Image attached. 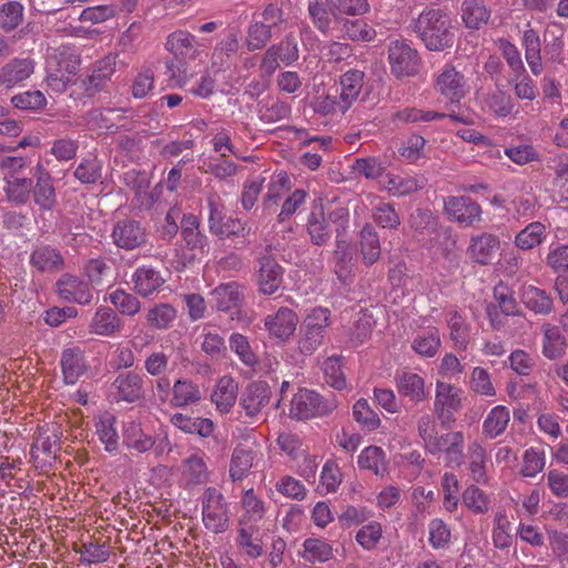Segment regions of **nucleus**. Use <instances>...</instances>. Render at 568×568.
Segmentation results:
<instances>
[{"instance_id": "obj_1", "label": "nucleus", "mask_w": 568, "mask_h": 568, "mask_svg": "<svg viewBox=\"0 0 568 568\" xmlns=\"http://www.w3.org/2000/svg\"><path fill=\"white\" fill-rule=\"evenodd\" d=\"M413 31L429 51H444L453 47V20L440 9H426L413 21Z\"/></svg>"}, {"instance_id": "obj_2", "label": "nucleus", "mask_w": 568, "mask_h": 568, "mask_svg": "<svg viewBox=\"0 0 568 568\" xmlns=\"http://www.w3.org/2000/svg\"><path fill=\"white\" fill-rule=\"evenodd\" d=\"M332 324L328 308L316 306L303 320L297 335V349L304 356L314 354L321 347Z\"/></svg>"}, {"instance_id": "obj_3", "label": "nucleus", "mask_w": 568, "mask_h": 568, "mask_svg": "<svg viewBox=\"0 0 568 568\" xmlns=\"http://www.w3.org/2000/svg\"><path fill=\"white\" fill-rule=\"evenodd\" d=\"M337 406L334 394L323 396L315 390L301 388L292 398L290 417L296 420L323 417L332 414Z\"/></svg>"}, {"instance_id": "obj_4", "label": "nucleus", "mask_w": 568, "mask_h": 568, "mask_svg": "<svg viewBox=\"0 0 568 568\" xmlns=\"http://www.w3.org/2000/svg\"><path fill=\"white\" fill-rule=\"evenodd\" d=\"M202 521L213 534H222L229 529V504L223 494L215 487L205 488L201 497Z\"/></svg>"}, {"instance_id": "obj_5", "label": "nucleus", "mask_w": 568, "mask_h": 568, "mask_svg": "<svg viewBox=\"0 0 568 568\" xmlns=\"http://www.w3.org/2000/svg\"><path fill=\"white\" fill-rule=\"evenodd\" d=\"M387 59L392 74L396 79L415 77L419 72L420 58L416 49L405 40L390 41Z\"/></svg>"}, {"instance_id": "obj_6", "label": "nucleus", "mask_w": 568, "mask_h": 568, "mask_svg": "<svg viewBox=\"0 0 568 568\" xmlns=\"http://www.w3.org/2000/svg\"><path fill=\"white\" fill-rule=\"evenodd\" d=\"M462 395L463 389L453 384L436 383L434 413L443 427L449 428L455 423V414L462 408Z\"/></svg>"}, {"instance_id": "obj_7", "label": "nucleus", "mask_w": 568, "mask_h": 568, "mask_svg": "<svg viewBox=\"0 0 568 568\" xmlns=\"http://www.w3.org/2000/svg\"><path fill=\"white\" fill-rule=\"evenodd\" d=\"M300 50L296 37L288 32L281 42L272 44L264 54L261 69L267 75H272L280 67V62L292 65L298 60Z\"/></svg>"}, {"instance_id": "obj_8", "label": "nucleus", "mask_w": 568, "mask_h": 568, "mask_svg": "<svg viewBox=\"0 0 568 568\" xmlns=\"http://www.w3.org/2000/svg\"><path fill=\"white\" fill-rule=\"evenodd\" d=\"M464 442L462 432L438 433L425 445L426 453L435 456L445 454L447 466H460L464 462Z\"/></svg>"}, {"instance_id": "obj_9", "label": "nucleus", "mask_w": 568, "mask_h": 568, "mask_svg": "<svg viewBox=\"0 0 568 568\" xmlns=\"http://www.w3.org/2000/svg\"><path fill=\"white\" fill-rule=\"evenodd\" d=\"M111 240L118 248L133 251L146 244L148 233L140 221L122 219L113 224Z\"/></svg>"}, {"instance_id": "obj_10", "label": "nucleus", "mask_w": 568, "mask_h": 568, "mask_svg": "<svg viewBox=\"0 0 568 568\" xmlns=\"http://www.w3.org/2000/svg\"><path fill=\"white\" fill-rule=\"evenodd\" d=\"M434 88L452 104H458L468 92L465 75L449 63L436 75Z\"/></svg>"}, {"instance_id": "obj_11", "label": "nucleus", "mask_w": 568, "mask_h": 568, "mask_svg": "<svg viewBox=\"0 0 568 568\" xmlns=\"http://www.w3.org/2000/svg\"><path fill=\"white\" fill-rule=\"evenodd\" d=\"M116 55L108 54L94 63L92 73L85 79L74 80L73 85L83 90L84 95L93 97L106 89L111 77L115 72Z\"/></svg>"}, {"instance_id": "obj_12", "label": "nucleus", "mask_w": 568, "mask_h": 568, "mask_svg": "<svg viewBox=\"0 0 568 568\" xmlns=\"http://www.w3.org/2000/svg\"><path fill=\"white\" fill-rule=\"evenodd\" d=\"M32 176L36 180L31 190L34 204L41 211H52L57 205V193L50 172L39 162L32 169Z\"/></svg>"}, {"instance_id": "obj_13", "label": "nucleus", "mask_w": 568, "mask_h": 568, "mask_svg": "<svg viewBox=\"0 0 568 568\" xmlns=\"http://www.w3.org/2000/svg\"><path fill=\"white\" fill-rule=\"evenodd\" d=\"M446 214L463 226H470L480 221L481 209L469 196H448L444 201Z\"/></svg>"}, {"instance_id": "obj_14", "label": "nucleus", "mask_w": 568, "mask_h": 568, "mask_svg": "<svg viewBox=\"0 0 568 568\" xmlns=\"http://www.w3.org/2000/svg\"><path fill=\"white\" fill-rule=\"evenodd\" d=\"M271 397L272 390L266 382H252L243 389L240 406L244 409L246 416L254 417L268 405Z\"/></svg>"}, {"instance_id": "obj_15", "label": "nucleus", "mask_w": 568, "mask_h": 568, "mask_svg": "<svg viewBox=\"0 0 568 568\" xmlns=\"http://www.w3.org/2000/svg\"><path fill=\"white\" fill-rule=\"evenodd\" d=\"M58 295L68 302L81 305L90 304L93 294L89 284L80 277L65 273L55 283Z\"/></svg>"}, {"instance_id": "obj_16", "label": "nucleus", "mask_w": 568, "mask_h": 568, "mask_svg": "<svg viewBox=\"0 0 568 568\" xmlns=\"http://www.w3.org/2000/svg\"><path fill=\"white\" fill-rule=\"evenodd\" d=\"M283 267L274 256L268 254L258 258L257 284L260 292L265 295L275 293L283 282Z\"/></svg>"}, {"instance_id": "obj_17", "label": "nucleus", "mask_w": 568, "mask_h": 568, "mask_svg": "<svg viewBox=\"0 0 568 568\" xmlns=\"http://www.w3.org/2000/svg\"><path fill=\"white\" fill-rule=\"evenodd\" d=\"M116 399L126 403H136L144 398V377L133 371L119 374L112 383Z\"/></svg>"}, {"instance_id": "obj_18", "label": "nucleus", "mask_w": 568, "mask_h": 568, "mask_svg": "<svg viewBox=\"0 0 568 568\" xmlns=\"http://www.w3.org/2000/svg\"><path fill=\"white\" fill-rule=\"evenodd\" d=\"M33 71L32 59L13 58L0 68V88L12 89L29 79Z\"/></svg>"}, {"instance_id": "obj_19", "label": "nucleus", "mask_w": 568, "mask_h": 568, "mask_svg": "<svg viewBox=\"0 0 568 568\" xmlns=\"http://www.w3.org/2000/svg\"><path fill=\"white\" fill-rule=\"evenodd\" d=\"M500 244L499 237L490 233H481L470 237L467 247L468 257L479 265H489Z\"/></svg>"}, {"instance_id": "obj_20", "label": "nucleus", "mask_w": 568, "mask_h": 568, "mask_svg": "<svg viewBox=\"0 0 568 568\" xmlns=\"http://www.w3.org/2000/svg\"><path fill=\"white\" fill-rule=\"evenodd\" d=\"M297 323V314L288 307H280L274 315H268L264 320L267 332L283 341L295 332Z\"/></svg>"}, {"instance_id": "obj_21", "label": "nucleus", "mask_w": 568, "mask_h": 568, "mask_svg": "<svg viewBox=\"0 0 568 568\" xmlns=\"http://www.w3.org/2000/svg\"><path fill=\"white\" fill-rule=\"evenodd\" d=\"M211 297L217 311L231 312L242 306L244 291L236 282L223 283L212 291Z\"/></svg>"}, {"instance_id": "obj_22", "label": "nucleus", "mask_w": 568, "mask_h": 568, "mask_svg": "<svg viewBox=\"0 0 568 568\" xmlns=\"http://www.w3.org/2000/svg\"><path fill=\"white\" fill-rule=\"evenodd\" d=\"M30 264L41 273H55L63 270L64 258L58 248L40 245L32 251Z\"/></svg>"}, {"instance_id": "obj_23", "label": "nucleus", "mask_w": 568, "mask_h": 568, "mask_svg": "<svg viewBox=\"0 0 568 568\" xmlns=\"http://www.w3.org/2000/svg\"><path fill=\"white\" fill-rule=\"evenodd\" d=\"M134 291L142 297H149L165 283L161 272L152 266L142 265L132 274Z\"/></svg>"}, {"instance_id": "obj_24", "label": "nucleus", "mask_w": 568, "mask_h": 568, "mask_svg": "<svg viewBox=\"0 0 568 568\" xmlns=\"http://www.w3.org/2000/svg\"><path fill=\"white\" fill-rule=\"evenodd\" d=\"M202 399V393L197 384L187 378H179L172 385L170 405L182 408L196 405Z\"/></svg>"}, {"instance_id": "obj_25", "label": "nucleus", "mask_w": 568, "mask_h": 568, "mask_svg": "<svg viewBox=\"0 0 568 568\" xmlns=\"http://www.w3.org/2000/svg\"><path fill=\"white\" fill-rule=\"evenodd\" d=\"M80 65V57L75 49L61 45L47 59V70L58 69L67 77L73 78Z\"/></svg>"}, {"instance_id": "obj_26", "label": "nucleus", "mask_w": 568, "mask_h": 568, "mask_svg": "<svg viewBox=\"0 0 568 568\" xmlns=\"http://www.w3.org/2000/svg\"><path fill=\"white\" fill-rule=\"evenodd\" d=\"M123 327V321L110 307L101 306L97 310L90 323V332L101 336H112Z\"/></svg>"}, {"instance_id": "obj_27", "label": "nucleus", "mask_w": 568, "mask_h": 568, "mask_svg": "<svg viewBox=\"0 0 568 568\" xmlns=\"http://www.w3.org/2000/svg\"><path fill=\"white\" fill-rule=\"evenodd\" d=\"M170 422L173 426L185 434H196L203 438L212 436L215 425L212 419L204 417H192L182 413H175Z\"/></svg>"}, {"instance_id": "obj_28", "label": "nucleus", "mask_w": 568, "mask_h": 568, "mask_svg": "<svg viewBox=\"0 0 568 568\" xmlns=\"http://www.w3.org/2000/svg\"><path fill=\"white\" fill-rule=\"evenodd\" d=\"M181 235L189 250L204 252L209 248V239L200 230V221L193 214H183L181 220Z\"/></svg>"}, {"instance_id": "obj_29", "label": "nucleus", "mask_w": 568, "mask_h": 568, "mask_svg": "<svg viewBox=\"0 0 568 568\" xmlns=\"http://www.w3.org/2000/svg\"><path fill=\"white\" fill-rule=\"evenodd\" d=\"M520 298L524 305L535 314L549 315L554 311L552 297L537 286H523Z\"/></svg>"}, {"instance_id": "obj_30", "label": "nucleus", "mask_w": 568, "mask_h": 568, "mask_svg": "<svg viewBox=\"0 0 568 568\" xmlns=\"http://www.w3.org/2000/svg\"><path fill=\"white\" fill-rule=\"evenodd\" d=\"M60 364L63 379L70 385L75 384L87 369L84 354L78 347L64 349L61 355Z\"/></svg>"}, {"instance_id": "obj_31", "label": "nucleus", "mask_w": 568, "mask_h": 568, "mask_svg": "<svg viewBox=\"0 0 568 568\" xmlns=\"http://www.w3.org/2000/svg\"><path fill=\"white\" fill-rule=\"evenodd\" d=\"M359 251L363 263L367 266L375 264L381 257V241L375 227L365 223L359 232Z\"/></svg>"}, {"instance_id": "obj_32", "label": "nucleus", "mask_w": 568, "mask_h": 568, "mask_svg": "<svg viewBox=\"0 0 568 568\" xmlns=\"http://www.w3.org/2000/svg\"><path fill=\"white\" fill-rule=\"evenodd\" d=\"M237 390V383L231 376H223L212 392L211 400L219 412L229 413L235 404Z\"/></svg>"}, {"instance_id": "obj_33", "label": "nucleus", "mask_w": 568, "mask_h": 568, "mask_svg": "<svg viewBox=\"0 0 568 568\" xmlns=\"http://www.w3.org/2000/svg\"><path fill=\"white\" fill-rule=\"evenodd\" d=\"M460 10L462 21L468 29L479 30L490 18L485 0H464Z\"/></svg>"}, {"instance_id": "obj_34", "label": "nucleus", "mask_w": 568, "mask_h": 568, "mask_svg": "<svg viewBox=\"0 0 568 568\" xmlns=\"http://www.w3.org/2000/svg\"><path fill=\"white\" fill-rule=\"evenodd\" d=\"M335 246L333 254L335 262L334 271L339 281L347 283L355 267V257L347 241L336 239Z\"/></svg>"}, {"instance_id": "obj_35", "label": "nucleus", "mask_w": 568, "mask_h": 568, "mask_svg": "<svg viewBox=\"0 0 568 568\" xmlns=\"http://www.w3.org/2000/svg\"><path fill=\"white\" fill-rule=\"evenodd\" d=\"M364 78L365 73L357 69H349L342 74L339 98L343 100L344 106L351 108L357 100L364 85Z\"/></svg>"}, {"instance_id": "obj_36", "label": "nucleus", "mask_w": 568, "mask_h": 568, "mask_svg": "<svg viewBox=\"0 0 568 568\" xmlns=\"http://www.w3.org/2000/svg\"><path fill=\"white\" fill-rule=\"evenodd\" d=\"M311 242L316 246L325 245L332 237L331 225L326 221L323 206L311 212L306 224Z\"/></svg>"}, {"instance_id": "obj_37", "label": "nucleus", "mask_w": 568, "mask_h": 568, "mask_svg": "<svg viewBox=\"0 0 568 568\" xmlns=\"http://www.w3.org/2000/svg\"><path fill=\"white\" fill-rule=\"evenodd\" d=\"M510 420L509 409L498 405L489 410L483 423V435L487 439H495L505 433Z\"/></svg>"}, {"instance_id": "obj_38", "label": "nucleus", "mask_w": 568, "mask_h": 568, "mask_svg": "<svg viewBox=\"0 0 568 568\" xmlns=\"http://www.w3.org/2000/svg\"><path fill=\"white\" fill-rule=\"evenodd\" d=\"M255 453L251 448L237 445L231 456L230 477L232 481H239L245 478L253 467Z\"/></svg>"}, {"instance_id": "obj_39", "label": "nucleus", "mask_w": 568, "mask_h": 568, "mask_svg": "<svg viewBox=\"0 0 568 568\" xmlns=\"http://www.w3.org/2000/svg\"><path fill=\"white\" fill-rule=\"evenodd\" d=\"M123 443L139 453L149 452L155 444L152 436L146 435L140 423L130 420L123 426Z\"/></svg>"}, {"instance_id": "obj_40", "label": "nucleus", "mask_w": 568, "mask_h": 568, "mask_svg": "<svg viewBox=\"0 0 568 568\" xmlns=\"http://www.w3.org/2000/svg\"><path fill=\"white\" fill-rule=\"evenodd\" d=\"M398 393L408 397L414 403L424 402L427 398L425 381L415 373H403L397 379Z\"/></svg>"}, {"instance_id": "obj_41", "label": "nucleus", "mask_w": 568, "mask_h": 568, "mask_svg": "<svg viewBox=\"0 0 568 568\" xmlns=\"http://www.w3.org/2000/svg\"><path fill=\"white\" fill-rule=\"evenodd\" d=\"M523 44L525 47V58L532 74H541V43L537 31L534 29L525 30L523 34Z\"/></svg>"}, {"instance_id": "obj_42", "label": "nucleus", "mask_w": 568, "mask_h": 568, "mask_svg": "<svg viewBox=\"0 0 568 568\" xmlns=\"http://www.w3.org/2000/svg\"><path fill=\"white\" fill-rule=\"evenodd\" d=\"M4 193L8 201L14 205H26L31 197L32 179L12 176V179L4 178Z\"/></svg>"}, {"instance_id": "obj_43", "label": "nucleus", "mask_w": 568, "mask_h": 568, "mask_svg": "<svg viewBox=\"0 0 568 568\" xmlns=\"http://www.w3.org/2000/svg\"><path fill=\"white\" fill-rule=\"evenodd\" d=\"M468 458H469V473L474 481L478 484H486L488 481L487 476V453L481 444L473 442L468 446Z\"/></svg>"}, {"instance_id": "obj_44", "label": "nucleus", "mask_w": 568, "mask_h": 568, "mask_svg": "<svg viewBox=\"0 0 568 568\" xmlns=\"http://www.w3.org/2000/svg\"><path fill=\"white\" fill-rule=\"evenodd\" d=\"M242 507L244 514L239 518V526H255L265 515L264 503L256 497L253 489L244 493Z\"/></svg>"}, {"instance_id": "obj_45", "label": "nucleus", "mask_w": 568, "mask_h": 568, "mask_svg": "<svg viewBox=\"0 0 568 568\" xmlns=\"http://www.w3.org/2000/svg\"><path fill=\"white\" fill-rule=\"evenodd\" d=\"M546 235L545 224L531 222L515 236V245L523 251H529L539 246Z\"/></svg>"}, {"instance_id": "obj_46", "label": "nucleus", "mask_w": 568, "mask_h": 568, "mask_svg": "<svg viewBox=\"0 0 568 568\" xmlns=\"http://www.w3.org/2000/svg\"><path fill=\"white\" fill-rule=\"evenodd\" d=\"M327 7L336 20L343 16H363L371 8L367 0H327Z\"/></svg>"}, {"instance_id": "obj_47", "label": "nucleus", "mask_w": 568, "mask_h": 568, "mask_svg": "<svg viewBox=\"0 0 568 568\" xmlns=\"http://www.w3.org/2000/svg\"><path fill=\"white\" fill-rule=\"evenodd\" d=\"M195 37L186 31L178 30L171 33L165 42V48L175 55L187 57L195 51Z\"/></svg>"}, {"instance_id": "obj_48", "label": "nucleus", "mask_w": 568, "mask_h": 568, "mask_svg": "<svg viewBox=\"0 0 568 568\" xmlns=\"http://www.w3.org/2000/svg\"><path fill=\"white\" fill-rule=\"evenodd\" d=\"M103 164L97 156L82 159L73 175L82 184H94L102 178Z\"/></svg>"}, {"instance_id": "obj_49", "label": "nucleus", "mask_w": 568, "mask_h": 568, "mask_svg": "<svg viewBox=\"0 0 568 568\" xmlns=\"http://www.w3.org/2000/svg\"><path fill=\"white\" fill-rule=\"evenodd\" d=\"M496 306H499L505 316L520 315L518 303L515 298L514 291L503 282L495 285L493 291Z\"/></svg>"}, {"instance_id": "obj_50", "label": "nucleus", "mask_w": 568, "mask_h": 568, "mask_svg": "<svg viewBox=\"0 0 568 568\" xmlns=\"http://www.w3.org/2000/svg\"><path fill=\"white\" fill-rule=\"evenodd\" d=\"M23 6L18 1H9L0 7V29L4 32L16 30L23 21Z\"/></svg>"}, {"instance_id": "obj_51", "label": "nucleus", "mask_w": 568, "mask_h": 568, "mask_svg": "<svg viewBox=\"0 0 568 568\" xmlns=\"http://www.w3.org/2000/svg\"><path fill=\"white\" fill-rule=\"evenodd\" d=\"M307 12L313 26L323 34H327L332 29L331 11L325 2L313 0L308 2Z\"/></svg>"}, {"instance_id": "obj_52", "label": "nucleus", "mask_w": 568, "mask_h": 568, "mask_svg": "<svg viewBox=\"0 0 568 568\" xmlns=\"http://www.w3.org/2000/svg\"><path fill=\"white\" fill-rule=\"evenodd\" d=\"M358 466L372 470L375 475H383L386 470L385 454L381 447L368 446L358 456Z\"/></svg>"}, {"instance_id": "obj_53", "label": "nucleus", "mask_w": 568, "mask_h": 568, "mask_svg": "<svg viewBox=\"0 0 568 568\" xmlns=\"http://www.w3.org/2000/svg\"><path fill=\"white\" fill-rule=\"evenodd\" d=\"M322 369L324 372L325 382L333 388L342 390L346 387V378L342 369V357L329 356L323 364Z\"/></svg>"}, {"instance_id": "obj_54", "label": "nucleus", "mask_w": 568, "mask_h": 568, "mask_svg": "<svg viewBox=\"0 0 568 568\" xmlns=\"http://www.w3.org/2000/svg\"><path fill=\"white\" fill-rule=\"evenodd\" d=\"M230 348L239 359L247 367L254 368L258 364L256 354L252 351L246 336L240 333H232L229 339Z\"/></svg>"}, {"instance_id": "obj_55", "label": "nucleus", "mask_w": 568, "mask_h": 568, "mask_svg": "<svg viewBox=\"0 0 568 568\" xmlns=\"http://www.w3.org/2000/svg\"><path fill=\"white\" fill-rule=\"evenodd\" d=\"M353 417L362 428L372 432L381 426L378 414L373 410L365 398L356 400L353 406Z\"/></svg>"}, {"instance_id": "obj_56", "label": "nucleus", "mask_w": 568, "mask_h": 568, "mask_svg": "<svg viewBox=\"0 0 568 568\" xmlns=\"http://www.w3.org/2000/svg\"><path fill=\"white\" fill-rule=\"evenodd\" d=\"M257 528L254 525L239 526L236 544L240 548L245 550V554L251 558H258L263 554V547L258 539H253L254 532Z\"/></svg>"}, {"instance_id": "obj_57", "label": "nucleus", "mask_w": 568, "mask_h": 568, "mask_svg": "<svg viewBox=\"0 0 568 568\" xmlns=\"http://www.w3.org/2000/svg\"><path fill=\"white\" fill-rule=\"evenodd\" d=\"M374 320L371 314L362 313L353 323L348 332V343L356 347L366 342L372 334Z\"/></svg>"}, {"instance_id": "obj_58", "label": "nucleus", "mask_w": 568, "mask_h": 568, "mask_svg": "<svg viewBox=\"0 0 568 568\" xmlns=\"http://www.w3.org/2000/svg\"><path fill=\"white\" fill-rule=\"evenodd\" d=\"M304 558L311 562H325L333 556L332 546L323 539L307 538L303 542Z\"/></svg>"}, {"instance_id": "obj_59", "label": "nucleus", "mask_w": 568, "mask_h": 568, "mask_svg": "<svg viewBox=\"0 0 568 568\" xmlns=\"http://www.w3.org/2000/svg\"><path fill=\"white\" fill-rule=\"evenodd\" d=\"M176 317L175 308L170 304H159L149 310L146 321L149 325L156 329H166Z\"/></svg>"}, {"instance_id": "obj_60", "label": "nucleus", "mask_w": 568, "mask_h": 568, "mask_svg": "<svg viewBox=\"0 0 568 568\" xmlns=\"http://www.w3.org/2000/svg\"><path fill=\"white\" fill-rule=\"evenodd\" d=\"M547 267L557 275L568 273V244H551L545 258Z\"/></svg>"}, {"instance_id": "obj_61", "label": "nucleus", "mask_w": 568, "mask_h": 568, "mask_svg": "<svg viewBox=\"0 0 568 568\" xmlns=\"http://www.w3.org/2000/svg\"><path fill=\"white\" fill-rule=\"evenodd\" d=\"M372 217L383 229L396 230L400 225V219L395 207L382 201L372 209Z\"/></svg>"}, {"instance_id": "obj_62", "label": "nucleus", "mask_w": 568, "mask_h": 568, "mask_svg": "<svg viewBox=\"0 0 568 568\" xmlns=\"http://www.w3.org/2000/svg\"><path fill=\"white\" fill-rule=\"evenodd\" d=\"M115 417L109 415L102 418L97 425V434L99 439L104 445V448L109 453H113L118 449L119 436L115 429Z\"/></svg>"}, {"instance_id": "obj_63", "label": "nucleus", "mask_w": 568, "mask_h": 568, "mask_svg": "<svg viewBox=\"0 0 568 568\" xmlns=\"http://www.w3.org/2000/svg\"><path fill=\"white\" fill-rule=\"evenodd\" d=\"M272 38L271 26L261 21H255L250 24L247 30L246 47L247 50L253 52L266 45Z\"/></svg>"}, {"instance_id": "obj_64", "label": "nucleus", "mask_w": 568, "mask_h": 568, "mask_svg": "<svg viewBox=\"0 0 568 568\" xmlns=\"http://www.w3.org/2000/svg\"><path fill=\"white\" fill-rule=\"evenodd\" d=\"M425 145L424 136L413 133L402 143L398 153L409 163H416L425 156Z\"/></svg>"}]
</instances>
